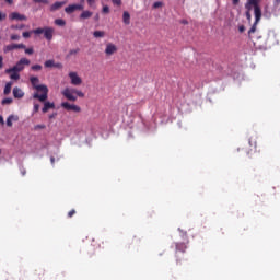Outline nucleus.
<instances>
[{
	"label": "nucleus",
	"mask_w": 280,
	"mask_h": 280,
	"mask_svg": "<svg viewBox=\"0 0 280 280\" xmlns=\"http://www.w3.org/2000/svg\"><path fill=\"white\" fill-rule=\"evenodd\" d=\"M30 82L33 89L37 91L33 94V100H38L39 102H47V97H49V88H47V85L45 84H39L40 79H38V77H31Z\"/></svg>",
	"instance_id": "obj_1"
},
{
	"label": "nucleus",
	"mask_w": 280,
	"mask_h": 280,
	"mask_svg": "<svg viewBox=\"0 0 280 280\" xmlns=\"http://www.w3.org/2000/svg\"><path fill=\"white\" fill-rule=\"evenodd\" d=\"M247 2H249V5H253L255 16V22L248 31V36L250 37V34H255V32H257V25L259 24V21H261V7H259L261 0H247Z\"/></svg>",
	"instance_id": "obj_2"
},
{
	"label": "nucleus",
	"mask_w": 280,
	"mask_h": 280,
	"mask_svg": "<svg viewBox=\"0 0 280 280\" xmlns=\"http://www.w3.org/2000/svg\"><path fill=\"white\" fill-rule=\"evenodd\" d=\"M54 32H55L54 27H49V26L44 27V28L38 27V28L33 30L32 32H23L22 36H23V38H30V36H32V34H36V35L44 34V38H46V40H52Z\"/></svg>",
	"instance_id": "obj_3"
},
{
	"label": "nucleus",
	"mask_w": 280,
	"mask_h": 280,
	"mask_svg": "<svg viewBox=\"0 0 280 280\" xmlns=\"http://www.w3.org/2000/svg\"><path fill=\"white\" fill-rule=\"evenodd\" d=\"M61 95L66 97L69 102H78V97H84V94L82 91L75 89V88H66L62 92Z\"/></svg>",
	"instance_id": "obj_4"
},
{
	"label": "nucleus",
	"mask_w": 280,
	"mask_h": 280,
	"mask_svg": "<svg viewBox=\"0 0 280 280\" xmlns=\"http://www.w3.org/2000/svg\"><path fill=\"white\" fill-rule=\"evenodd\" d=\"M31 61L27 58H21L12 68H9L5 70V73H12V71H18V73H21L23 69L26 67H30Z\"/></svg>",
	"instance_id": "obj_5"
},
{
	"label": "nucleus",
	"mask_w": 280,
	"mask_h": 280,
	"mask_svg": "<svg viewBox=\"0 0 280 280\" xmlns=\"http://www.w3.org/2000/svg\"><path fill=\"white\" fill-rule=\"evenodd\" d=\"M189 244V240L186 238L185 242L182 243H175V257H176V261L177 264H180V261H183V258H180L179 253H186L187 252V245Z\"/></svg>",
	"instance_id": "obj_6"
},
{
	"label": "nucleus",
	"mask_w": 280,
	"mask_h": 280,
	"mask_svg": "<svg viewBox=\"0 0 280 280\" xmlns=\"http://www.w3.org/2000/svg\"><path fill=\"white\" fill-rule=\"evenodd\" d=\"M117 51H119V48L114 43H107L105 45L104 54L107 58H110V56H115V54H117Z\"/></svg>",
	"instance_id": "obj_7"
},
{
	"label": "nucleus",
	"mask_w": 280,
	"mask_h": 280,
	"mask_svg": "<svg viewBox=\"0 0 280 280\" xmlns=\"http://www.w3.org/2000/svg\"><path fill=\"white\" fill-rule=\"evenodd\" d=\"M61 108L65 110L72 112V113H81L82 108L75 104H70L69 102H62L61 103Z\"/></svg>",
	"instance_id": "obj_8"
},
{
	"label": "nucleus",
	"mask_w": 280,
	"mask_h": 280,
	"mask_svg": "<svg viewBox=\"0 0 280 280\" xmlns=\"http://www.w3.org/2000/svg\"><path fill=\"white\" fill-rule=\"evenodd\" d=\"M14 49H25V44H10L3 47L4 54H10Z\"/></svg>",
	"instance_id": "obj_9"
},
{
	"label": "nucleus",
	"mask_w": 280,
	"mask_h": 280,
	"mask_svg": "<svg viewBox=\"0 0 280 280\" xmlns=\"http://www.w3.org/2000/svg\"><path fill=\"white\" fill-rule=\"evenodd\" d=\"M69 78L73 86H80L82 84V78L78 75V72H69Z\"/></svg>",
	"instance_id": "obj_10"
},
{
	"label": "nucleus",
	"mask_w": 280,
	"mask_h": 280,
	"mask_svg": "<svg viewBox=\"0 0 280 280\" xmlns=\"http://www.w3.org/2000/svg\"><path fill=\"white\" fill-rule=\"evenodd\" d=\"M10 21H27V16L19 12H12L9 14Z\"/></svg>",
	"instance_id": "obj_11"
},
{
	"label": "nucleus",
	"mask_w": 280,
	"mask_h": 280,
	"mask_svg": "<svg viewBox=\"0 0 280 280\" xmlns=\"http://www.w3.org/2000/svg\"><path fill=\"white\" fill-rule=\"evenodd\" d=\"M75 10H84V5H82V4H70L65 9V12L67 14H73V12H75Z\"/></svg>",
	"instance_id": "obj_12"
},
{
	"label": "nucleus",
	"mask_w": 280,
	"mask_h": 280,
	"mask_svg": "<svg viewBox=\"0 0 280 280\" xmlns=\"http://www.w3.org/2000/svg\"><path fill=\"white\" fill-rule=\"evenodd\" d=\"M13 97H15V100H23V97H25V92H23V90L19 86L13 88Z\"/></svg>",
	"instance_id": "obj_13"
},
{
	"label": "nucleus",
	"mask_w": 280,
	"mask_h": 280,
	"mask_svg": "<svg viewBox=\"0 0 280 280\" xmlns=\"http://www.w3.org/2000/svg\"><path fill=\"white\" fill-rule=\"evenodd\" d=\"M63 5H67V1H57L50 7V12H56L60 10Z\"/></svg>",
	"instance_id": "obj_14"
},
{
	"label": "nucleus",
	"mask_w": 280,
	"mask_h": 280,
	"mask_svg": "<svg viewBox=\"0 0 280 280\" xmlns=\"http://www.w3.org/2000/svg\"><path fill=\"white\" fill-rule=\"evenodd\" d=\"M56 108V104L51 102H45L44 107L42 108V113H49V110Z\"/></svg>",
	"instance_id": "obj_15"
},
{
	"label": "nucleus",
	"mask_w": 280,
	"mask_h": 280,
	"mask_svg": "<svg viewBox=\"0 0 280 280\" xmlns=\"http://www.w3.org/2000/svg\"><path fill=\"white\" fill-rule=\"evenodd\" d=\"M12 121H19V116L16 115H10L8 118H7V126L9 128H12Z\"/></svg>",
	"instance_id": "obj_16"
},
{
	"label": "nucleus",
	"mask_w": 280,
	"mask_h": 280,
	"mask_svg": "<svg viewBox=\"0 0 280 280\" xmlns=\"http://www.w3.org/2000/svg\"><path fill=\"white\" fill-rule=\"evenodd\" d=\"M122 23H125V25H130V13L128 11L122 13Z\"/></svg>",
	"instance_id": "obj_17"
},
{
	"label": "nucleus",
	"mask_w": 280,
	"mask_h": 280,
	"mask_svg": "<svg viewBox=\"0 0 280 280\" xmlns=\"http://www.w3.org/2000/svg\"><path fill=\"white\" fill-rule=\"evenodd\" d=\"M91 16H93V12L91 11H83L81 14H80V19H91Z\"/></svg>",
	"instance_id": "obj_18"
},
{
	"label": "nucleus",
	"mask_w": 280,
	"mask_h": 280,
	"mask_svg": "<svg viewBox=\"0 0 280 280\" xmlns=\"http://www.w3.org/2000/svg\"><path fill=\"white\" fill-rule=\"evenodd\" d=\"M93 36L94 38H104V36H106V33L104 31H94Z\"/></svg>",
	"instance_id": "obj_19"
},
{
	"label": "nucleus",
	"mask_w": 280,
	"mask_h": 280,
	"mask_svg": "<svg viewBox=\"0 0 280 280\" xmlns=\"http://www.w3.org/2000/svg\"><path fill=\"white\" fill-rule=\"evenodd\" d=\"M9 74L11 80H21V74H19V71H11Z\"/></svg>",
	"instance_id": "obj_20"
},
{
	"label": "nucleus",
	"mask_w": 280,
	"mask_h": 280,
	"mask_svg": "<svg viewBox=\"0 0 280 280\" xmlns=\"http://www.w3.org/2000/svg\"><path fill=\"white\" fill-rule=\"evenodd\" d=\"M12 92V82H8L4 86V95H10Z\"/></svg>",
	"instance_id": "obj_21"
},
{
	"label": "nucleus",
	"mask_w": 280,
	"mask_h": 280,
	"mask_svg": "<svg viewBox=\"0 0 280 280\" xmlns=\"http://www.w3.org/2000/svg\"><path fill=\"white\" fill-rule=\"evenodd\" d=\"M55 62L56 61H54V59L46 60L45 63H44V67H46V69H51V68H54Z\"/></svg>",
	"instance_id": "obj_22"
},
{
	"label": "nucleus",
	"mask_w": 280,
	"mask_h": 280,
	"mask_svg": "<svg viewBox=\"0 0 280 280\" xmlns=\"http://www.w3.org/2000/svg\"><path fill=\"white\" fill-rule=\"evenodd\" d=\"M55 25H58L59 27H65L67 25V22L62 19L55 20Z\"/></svg>",
	"instance_id": "obj_23"
},
{
	"label": "nucleus",
	"mask_w": 280,
	"mask_h": 280,
	"mask_svg": "<svg viewBox=\"0 0 280 280\" xmlns=\"http://www.w3.org/2000/svg\"><path fill=\"white\" fill-rule=\"evenodd\" d=\"M77 54H80V48L71 49L68 54V58H70V56H75Z\"/></svg>",
	"instance_id": "obj_24"
},
{
	"label": "nucleus",
	"mask_w": 280,
	"mask_h": 280,
	"mask_svg": "<svg viewBox=\"0 0 280 280\" xmlns=\"http://www.w3.org/2000/svg\"><path fill=\"white\" fill-rule=\"evenodd\" d=\"M13 100L12 98H3L1 104L2 106H8L10 104H12Z\"/></svg>",
	"instance_id": "obj_25"
},
{
	"label": "nucleus",
	"mask_w": 280,
	"mask_h": 280,
	"mask_svg": "<svg viewBox=\"0 0 280 280\" xmlns=\"http://www.w3.org/2000/svg\"><path fill=\"white\" fill-rule=\"evenodd\" d=\"M32 71H42L43 70V66L40 65H34L31 67Z\"/></svg>",
	"instance_id": "obj_26"
},
{
	"label": "nucleus",
	"mask_w": 280,
	"mask_h": 280,
	"mask_svg": "<svg viewBox=\"0 0 280 280\" xmlns=\"http://www.w3.org/2000/svg\"><path fill=\"white\" fill-rule=\"evenodd\" d=\"M103 14H109L110 8L108 5H104L102 9Z\"/></svg>",
	"instance_id": "obj_27"
},
{
	"label": "nucleus",
	"mask_w": 280,
	"mask_h": 280,
	"mask_svg": "<svg viewBox=\"0 0 280 280\" xmlns=\"http://www.w3.org/2000/svg\"><path fill=\"white\" fill-rule=\"evenodd\" d=\"M45 128H47V126H45V125H35L34 126V130H45Z\"/></svg>",
	"instance_id": "obj_28"
},
{
	"label": "nucleus",
	"mask_w": 280,
	"mask_h": 280,
	"mask_svg": "<svg viewBox=\"0 0 280 280\" xmlns=\"http://www.w3.org/2000/svg\"><path fill=\"white\" fill-rule=\"evenodd\" d=\"M245 16H246L248 23H250V21H253V15L250 14V11H246Z\"/></svg>",
	"instance_id": "obj_29"
},
{
	"label": "nucleus",
	"mask_w": 280,
	"mask_h": 280,
	"mask_svg": "<svg viewBox=\"0 0 280 280\" xmlns=\"http://www.w3.org/2000/svg\"><path fill=\"white\" fill-rule=\"evenodd\" d=\"M25 27V25L21 24V25H11V30H23Z\"/></svg>",
	"instance_id": "obj_30"
},
{
	"label": "nucleus",
	"mask_w": 280,
	"mask_h": 280,
	"mask_svg": "<svg viewBox=\"0 0 280 280\" xmlns=\"http://www.w3.org/2000/svg\"><path fill=\"white\" fill-rule=\"evenodd\" d=\"M86 2L90 8H93L95 5V3L97 2V0H86Z\"/></svg>",
	"instance_id": "obj_31"
},
{
	"label": "nucleus",
	"mask_w": 280,
	"mask_h": 280,
	"mask_svg": "<svg viewBox=\"0 0 280 280\" xmlns=\"http://www.w3.org/2000/svg\"><path fill=\"white\" fill-rule=\"evenodd\" d=\"M163 7V2H154L153 3V8H154V10H156V9H159V8H162Z\"/></svg>",
	"instance_id": "obj_32"
},
{
	"label": "nucleus",
	"mask_w": 280,
	"mask_h": 280,
	"mask_svg": "<svg viewBox=\"0 0 280 280\" xmlns=\"http://www.w3.org/2000/svg\"><path fill=\"white\" fill-rule=\"evenodd\" d=\"M38 110H40V105L35 103L34 107H33V113L36 114V113H38Z\"/></svg>",
	"instance_id": "obj_33"
},
{
	"label": "nucleus",
	"mask_w": 280,
	"mask_h": 280,
	"mask_svg": "<svg viewBox=\"0 0 280 280\" xmlns=\"http://www.w3.org/2000/svg\"><path fill=\"white\" fill-rule=\"evenodd\" d=\"M245 9L247 10V12H250L253 10V4L247 1V3L245 4Z\"/></svg>",
	"instance_id": "obj_34"
},
{
	"label": "nucleus",
	"mask_w": 280,
	"mask_h": 280,
	"mask_svg": "<svg viewBox=\"0 0 280 280\" xmlns=\"http://www.w3.org/2000/svg\"><path fill=\"white\" fill-rule=\"evenodd\" d=\"M25 54H27L28 56H32V54H34V48H24Z\"/></svg>",
	"instance_id": "obj_35"
},
{
	"label": "nucleus",
	"mask_w": 280,
	"mask_h": 280,
	"mask_svg": "<svg viewBox=\"0 0 280 280\" xmlns=\"http://www.w3.org/2000/svg\"><path fill=\"white\" fill-rule=\"evenodd\" d=\"M20 39H21L20 35H16V34L11 35V40H20Z\"/></svg>",
	"instance_id": "obj_36"
},
{
	"label": "nucleus",
	"mask_w": 280,
	"mask_h": 280,
	"mask_svg": "<svg viewBox=\"0 0 280 280\" xmlns=\"http://www.w3.org/2000/svg\"><path fill=\"white\" fill-rule=\"evenodd\" d=\"M8 19V14L0 12V21H5Z\"/></svg>",
	"instance_id": "obj_37"
},
{
	"label": "nucleus",
	"mask_w": 280,
	"mask_h": 280,
	"mask_svg": "<svg viewBox=\"0 0 280 280\" xmlns=\"http://www.w3.org/2000/svg\"><path fill=\"white\" fill-rule=\"evenodd\" d=\"M75 214V209H72L68 212V218H73Z\"/></svg>",
	"instance_id": "obj_38"
},
{
	"label": "nucleus",
	"mask_w": 280,
	"mask_h": 280,
	"mask_svg": "<svg viewBox=\"0 0 280 280\" xmlns=\"http://www.w3.org/2000/svg\"><path fill=\"white\" fill-rule=\"evenodd\" d=\"M35 3H49V0H33Z\"/></svg>",
	"instance_id": "obj_39"
},
{
	"label": "nucleus",
	"mask_w": 280,
	"mask_h": 280,
	"mask_svg": "<svg viewBox=\"0 0 280 280\" xmlns=\"http://www.w3.org/2000/svg\"><path fill=\"white\" fill-rule=\"evenodd\" d=\"M114 5H121V0H112Z\"/></svg>",
	"instance_id": "obj_40"
},
{
	"label": "nucleus",
	"mask_w": 280,
	"mask_h": 280,
	"mask_svg": "<svg viewBox=\"0 0 280 280\" xmlns=\"http://www.w3.org/2000/svg\"><path fill=\"white\" fill-rule=\"evenodd\" d=\"M246 31V27L244 26V25H241V26H238V32H245Z\"/></svg>",
	"instance_id": "obj_41"
},
{
	"label": "nucleus",
	"mask_w": 280,
	"mask_h": 280,
	"mask_svg": "<svg viewBox=\"0 0 280 280\" xmlns=\"http://www.w3.org/2000/svg\"><path fill=\"white\" fill-rule=\"evenodd\" d=\"M0 69H3V56L0 55Z\"/></svg>",
	"instance_id": "obj_42"
},
{
	"label": "nucleus",
	"mask_w": 280,
	"mask_h": 280,
	"mask_svg": "<svg viewBox=\"0 0 280 280\" xmlns=\"http://www.w3.org/2000/svg\"><path fill=\"white\" fill-rule=\"evenodd\" d=\"M0 124H1V126L5 125V120L3 119V116H1V115H0Z\"/></svg>",
	"instance_id": "obj_43"
},
{
	"label": "nucleus",
	"mask_w": 280,
	"mask_h": 280,
	"mask_svg": "<svg viewBox=\"0 0 280 280\" xmlns=\"http://www.w3.org/2000/svg\"><path fill=\"white\" fill-rule=\"evenodd\" d=\"M56 69H62V63H55L54 66Z\"/></svg>",
	"instance_id": "obj_44"
},
{
	"label": "nucleus",
	"mask_w": 280,
	"mask_h": 280,
	"mask_svg": "<svg viewBox=\"0 0 280 280\" xmlns=\"http://www.w3.org/2000/svg\"><path fill=\"white\" fill-rule=\"evenodd\" d=\"M233 5H238L240 4V0H232Z\"/></svg>",
	"instance_id": "obj_45"
},
{
	"label": "nucleus",
	"mask_w": 280,
	"mask_h": 280,
	"mask_svg": "<svg viewBox=\"0 0 280 280\" xmlns=\"http://www.w3.org/2000/svg\"><path fill=\"white\" fill-rule=\"evenodd\" d=\"M7 3H9V5H12V3H14L13 0H4Z\"/></svg>",
	"instance_id": "obj_46"
},
{
	"label": "nucleus",
	"mask_w": 280,
	"mask_h": 280,
	"mask_svg": "<svg viewBox=\"0 0 280 280\" xmlns=\"http://www.w3.org/2000/svg\"><path fill=\"white\" fill-rule=\"evenodd\" d=\"M94 21H100V14H96V15L94 16Z\"/></svg>",
	"instance_id": "obj_47"
},
{
	"label": "nucleus",
	"mask_w": 280,
	"mask_h": 280,
	"mask_svg": "<svg viewBox=\"0 0 280 280\" xmlns=\"http://www.w3.org/2000/svg\"><path fill=\"white\" fill-rule=\"evenodd\" d=\"M51 164L54 165V163L56 162V159L52 156L50 158Z\"/></svg>",
	"instance_id": "obj_48"
},
{
	"label": "nucleus",
	"mask_w": 280,
	"mask_h": 280,
	"mask_svg": "<svg viewBox=\"0 0 280 280\" xmlns=\"http://www.w3.org/2000/svg\"><path fill=\"white\" fill-rule=\"evenodd\" d=\"M54 117H56V114L50 115L49 119H54Z\"/></svg>",
	"instance_id": "obj_49"
},
{
	"label": "nucleus",
	"mask_w": 280,
	"mask_h": 280,
	"mask_svg": "<svg viewBox=\"0 0 280 280\" xmlns=\"http://www.w3.org/2000/svg\"><path fill=\"white\" fill-rule=\"evenodd\" d=\"M275 2L277 3V5H280V0H275Z\"/></svg>",
	"instance_id": "obj_50"
},
{
	"label": "nucleus",
	"mask_w": 280,
	"mask_h": 280,
	"mask_svg": "<svg viewBox=\"0 0 280 280\" xmlns=\"http://www.w3.org/2000/svg\"><path fill=\"white\" fill-rule=\"evenodd\" d=\"M102 244H108V241H105V242L103 241Z\"/></svg>",
	"instance_id": "obj_51"
},
{
	"label": "nucleus",
	"mask_w": 280,
	"mask_h": 280,
	"mask_svg": "<svg viewBox=\"0 0 280 280\" xmlns=\"http://www.w3.org/2000/svg\"><path fill=\"white\" fill-rule=\"evenodd\" d=\"M249 145H253V140H249Z\"/></svg>",
	"instance_id": "obj_52"
},
{
	"label": "nucleus",
	"mask_w": 280,
	"mask_h": 280,
	"mask_svg": "<svg viewBox=\"0 0 280 280\" xmlns=\"http://www.w3.org/2000/svg\"><path fill=\"white\" fill-rule=\"evenodd\" d=\"M254 148H257V144H256V142H254Z\"/></svg>",
	"instance_id": "obj_53"
},
{
	"label": "nucleus",
	"mask_w": 280,
	"mask_h": 280,
	"mask_svg": "<svg viewBox=\"0 0 280 280\" xmlns=\"http://www.w3.org/2000/svg\"><path fill=\"white\" fill-rule=\"evenodd\" d=\"M23 176H25V172H22Z\"/></svg>",
	"instance_id": "obj_54"
}]
</instances>
